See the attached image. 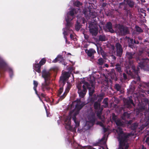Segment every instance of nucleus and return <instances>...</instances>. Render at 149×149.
Instances as JSON below:
<instances>
[{
	"mask_svg": "<svg viewBox=\"0 0 149 149\" xmlns=\"http://www.w3.org/2000/svg\"><path fill=\"white\" fill-rule=\"evenodd\" d=\"M112 118L115 120L116 125L118 126L117 129L116 130L118 134L117 138L119 141L120 149H127L128 147V145L127 141L131 136H134L136 133L134 130L139 131V128L138 127L137 123H135L132 125L131 129L134 131V132L130 134H125L123 132L122 129L120 127V126H123L124 124L119 119H116V117L114 114L113 115Z\"/></svg>",
	"mask_w": 149,
	"mask_h": 149,
	"instance_id": "f257e3e1",
	"label": "nucleus"
},
{
	"mask_svg": "<svg viewBox=\"0 0 149 149\" xmlns=\"http://www.w3.org/2000/svg\"><path fill=\"white\" fill-rule=\"evenodd\" d=\"M148 93L149 94V90L148 91Z\"/></svg>",
	"mask_w": 149,
	"mask_h": 149,
	"instance_id": "4d7b16f0",
	"label": "nucleus"
},
{
	"mask_svg": "<svg viewBox=\"0 0 149 149\" xmlns=\"http://www.w3.org/2000/svg\"><path fill=\"white\" fill-rule=\"evenodd\" d=\"M128 41L129 42H130L131 43V45L129 44V46H131H131L132 45V44H133V40L132 39L130 38L128 39Z\"/></svg>",
	"mask_w": 149,
	"mask_h": 149,
	"instance_id": "4c0bfd02",
	"label": "nucleus"
},
{
	"mask_svg": "<svg viewBox=\"0 0 149 149\" xmlns=\"http://www.w3.org/2000/svg\"><path fill=\"white\" fill-rule=\"evenodd\" d=\"M74 68H71L70 69V70L72 71V70H74Z\"/></svg>",
	"mask_w": 149,
	"mask_h": 149,
	"instance_id": "3c124183",
	"label": "nucleus"
},
{
	"mask_svg": "<svg viewBox=\"0 0 149 149\" xmlns=\"http://www.w3.org/2000/svg\"><path fill=\"white\" fill-rule=\"evenodd\" d=\"M107 100H108L107 98H105L104 100L103 101V103L104 104V107H107L108 105Z\"/></svg>",
	"mask_w": 149,
	"mask_h": 149,
	"instance_id": "cd10ccee",
	"label": "nucleus"
},
{
	"mask_svg": "<svg viewBox=\"0 0 149 149\" xmlns=\"http://www.w3.org/2000/svg\"><path fill=\"white\" fill-rule=\"evenodd\" d=\"M70 75V74L67 72H62V75L60 77L59 82L63 83L64 84L65 81L69 78Z\"/></svg>",
	"mask_w": 149,
	"mask_h": 149,
	"instance_id": "423d86ee",
	"label": "nucleus"
},
{
	"mask_svg": "<svg viewBox=\"0 0 149 149\" xmlns=\"http://www.w3.org/2000/svg\"><path fill=\"white\" fill-rule=\"evenodd\" d=\"M38 62V61H36V63Z\"/></svg>",
	"mask_w": 149,
	"mask_h": 149,
	"instance_id": "680f3d73",
	"label": "nucleus"
},
{
	"mask_svg": "<svg viewBox=\"0 0 149 149\" xmlns=\"http://www.w3.org/2000/svg\"><path fill=\"white\" fill-rule=\"evenodd\" d=\"M88 120L86 119V126H87L88 128L92 126L94 123L95 119L93 116H88Z\"/></svg>",
	"mask_w": 149,
	"mask_h": 149,
	"instance_id": "0eeeda50",
	"label": "nucleus"
},
{
	"mask_svg": "<svg viewBox=\"0 0 149 149\" xmlns=\"http://www.w3.org/2000/svg\"><path fill=\"white\" fill-rule=\"evenodd\" d=\"M42 96H43V97H44L43 94H42Z\"/></svg>",
	"mask_w": 149,
	"mask_h": 149,
	"instance_id": "052dcab7",
	"label": "nucleus"
},
{
	"mask_svg": "<svg viewBox=\"0 0 149 149\" xmlns=\"http://www.w3.org/2000/svg\"><path fill=\"white\" fill-rule=\"evenodd\" d=\"M132 104L133 105H134V103L133 102L132 100L130 98H129V101L128 102V104L130 105V104Z\"/></svg>",
	"mask_w": 149,
	"mask_h": 149,
	"instance_id": "f704fd0d",
	"label": "nucleus"
},
{
	"mask_svg": "<svg viewBox=\"0 0 149 149\" xmlns=\"http://www.w3.org/2000/svg\"><path fill=\"white\" fill-rule=\"evenodd\" d=\"M100 107V104L98 102H95L94 104V107L95 109H97Z\"/></svg>",
	"mask_w": 149,
	"mask_h": 149,
	"instance_id": "c756f323",
	"label": "nucleus"
},
{
	"mask_svg": "<svg viewBox=\"0 0 149 149\" xmlns=\"http://www.w3.org/2000/svg\"><path fill=\"white\" fill-rule=\"evenodd\" d=\"M115 88L118 91H119L120 88V86L119 84H116L115 85Z\"/></svg>",
	"mask_w": 149,
	"mask_h": 149,
	"instance_id": "58836bf2",
	"label": "nucleus"
},
{
	"mask_svg": "<svg viewBox=\"0 0 149 149\" xmlns=\"http://www.w3.org/2000/svg\"><path fill=\"white\" fill-rule=\"evenodd\" d=\"M104 63V60L102 58H99L98 60L97 63L100 65H102Z\"/></svg>",
	"mask_w": 149,
	"mask_h": 149,
	"instance_id": "b1692460",
	"label": "nucleus"
},
{
	"mask_svg": "<svg viewBox=\"0 0 149 149\" xmlns=\"http://www.w3.org/2000/svg\"><path fill=\"white\" fill-rule=\"evenodd\" d=\"M42 86L44 88H46L47 89H49V87L47 86H43V84L42 85Z\"/></svg>",
	"mask_w": 149,
	"mask_h": 149,
	"instance_id": "79ce46f5",
	"label": "nucleus"
},
{
	"mask_svg": "<svg viewBox=\"0 0 149 149\" xmlns=\"http://www.w3.org/2000/svg\"><path fill=\"white\" fill-rule=\"evenodd\" d=\"M126 55L127 57L129 59H131L133 58L132 54L131 53L127 52V53Z\"/></svg>",
	"mask_w": 149,
	"mask_h": 149,
	"instance_id": "c85d7f7f",
	"label": "nucleus"
},
{
	"mask_svg": "<svg viewBox=\"0 0 149 149\" xmlns=\"http://www.w3.org/2000/svg\"><path fill=\"white\" fill-rule=\"evenodd\" d=\"M45 108L46 110V112H47V117H49L50 116L49 115V114L47 112V111L46 110V107L45 105Z\"/></svg>",
	"mask_w": 149,
	"mask_h": 149,
	"instance_id": "49530a36",
	"label": "nucleus"
},
{
	"mask_svg": "<svg viewBox=\"0 0 149 149\" xmlns=\"http://www.w3.org/2000/svg\"><path fill=\"white\" fill-rule=\"evenodd\" d=\"M104 132H106L107 131V130H106V129H104Z\"/></svg>",
	"mask_w": 149,
	"mask_h": 149,
	"instance_id": "13d9d810",
	"label": "nucleus"
},
{
	"mask_svg": "<svg viewBox=\"0 0 149 149\" xmlns=\"http://www.w3.org/2000/svg\"><path fill=\"white\" fill-rule=\"evenodd\" d=\"M73 12V10H70L69 13H67V16L65 17V19L67 22L66 24V28L65 29H63L64 31L63 33V34L64 35V37L66 40V41H67V39L66 37L65 36V35H67V32L65 31V30L67 31H68V27H70L71 26V23H70V22L74 18V14H76V13L75 12V13Z\"/></svg>",
	"mask_w": 149,
	"mask_h": 149,
	"instance_id": "20e7f679",
	"label": "nucleus"
},
{
	"mask_svg": "<svg viewBox=\"0 0 149 149\" xmlns=\"http://www.w3.org/2000/svg\"><path fill=\"white\" fill-rule=\"evenodd\" d=\"M42 77H43L45 81L48 79L50 76V73L48 71L44 70L42 72Z\"/></svg>",
	"mask_w": 149,
	"mask_h": 149,
	"instance_id": "ddd939ff",
	"label": "nucleus"
},
{
	"mask_svg": "<svg viewBox=\"0 0 149 149\" xmlns=\"http://www.w3.org/2000/svg\"><path fill=\"white\" fill-rule=\"evenodd\" d=\"M123 76L125 79H126L127 78L126 75L125 73L123 74Z\"/></svg>",
	"mask_w": 149,
	"mask_h": 149,
	"instance_id": "c03bdc74",
	"label": "nucleus"
},
{
	"mask_svg": "<svg viewBox=\"0 0 149 149\" xmlns=\"http://www.w3.org/2000/svg\"><path fill=\"white\" fill-rule=\"evenodd\" d=\"M146 136V142L149 145V132H147V134Z\"/></svg>",
	"mask_w": 149,
	"mask_h": 149,
	"instance_id": "a878e982",
	"label": "nucleus"
},
{
	"mask_svg": "<svg viewBox=\"0 0 149 149\" xmlns=\"http://www.w3.org/2000/svg\"><path fill=\"white\" fill-rule=\"evenodd\" d=\"M100 125L101 126H102L103 127H104V125L102 123H100Z\"/></svg>",
	"mask_w": 149,
	"mask_h": 149,
	"instance_id": "09e8293b",
	"label": "nucleus"
},
{
	"mask_svg": "<svg viewBox=\"0 0 149 149\" xmlns=\"http://www.w3.org/2000/svg\"><path fill=\"white\" fill-rule=\"evenodd\" d=\"M63 58L62 56L58 55L57 57L53 61V62L55 63L58 61L60 62H62L63 61Z\"/></svg>",
	"mask_w": 149,
	"mask_h": 149,
	"instance_id": "f3484780",
	"label": "nucleus"
},
{
	"mask_svg": "<svg viewBox=\"0 0 149 149\" xmlns=\"http://www.w3.org/2000/svg\"><path fill=\"white\" fill-rule=\"evenodd\" d=\"M111 48L112 49H113V51L112 52V53H114L115 52V51L114 50V47L113 46H111Z\"/></svg>",
	"mask_w": 149,
	"mask_h": 149,
	"instance_id": "a18cd8bd",
	"label": "nucleus"
},
{
	"mask_svg": "<svg viewBox=\"0 0 149 149\" xmlns=\"http://www.w3.org/2000/svg\"><path fill=\"white\" fill-rule=\"evenodd\" d=\"M143 127H141L140 128H141V130H142V129H143Z\"/></svg>",
	"mask_w": 149,
	"mask_h": 149,
	"instance_id": "864d4df0",
	"label": "nucleus"
},
{
	"mask_svg": "<svg viewBox=\"0 0 149 149\" xmlns=\"http://www.w3.org/2000/svg\"><path fill=\"white\" fill-rule=\"evenodd\" d=\"M111 73H109V75L111 77V79H113L114 78L115 76V73L114 70V69L111 70Z\"/></svg>",
	"mask_w": 149,
	"mask_h": 149,
	"instance_id": "4be33fe9",
	"label": "nucleus"
},
{
	"mask_svg": "<svg viewBox=\"0 0 149 149\" xmlns=\"http://www.w3.org/2000/svg\"><path fill=\"white\" fill-rule=\"evenodd\" d=\"M6 65L5 62L2 60H0V68H3Z\"/></svg>",
	"mask_w": 149,
	"mask_h": 149,
	"instance_id": "aec40b11",
	"label": "nucleus"
},
{
	"mask_svg": "<svg viewBox=\"0 0 149 149\" xmlns=\"http://www.w3.org/2000/svg\"><path fill=\"white\" fill-rule=\"evenodd\" d=\"M106 27L109 31L111 33L114 32L112 28V24L111 23H108L106 25Z\"/></svg>",
	"mask_w": 149,
	"mask_h": 149,
	"instance_id": "2eb2a0df",
	"label": "nucleus"
},
{
	"mask_svg": "<svg viewBox=\"0 0 149 149\" xmlns=\"http://www.w3.org/2000/svg\"><path fill=\"white\" fill-rule=\"evenodd\" d=\"M135 28L136 31L139 32H143L142 29L140 27L137 26H136Z\"/></svg>",
	"mask_w": 149,
	"mask_h": 149,
	"instance_id": "2f4dec72",
	"label": "nucleus"
},
{
	"mask_svg": "<svg viewBox=\"0 0 149 149\" xmlns=\"http://www.w3.org/2000/svg\"><path fill=\"white\" fill-rule=\"evenodd\" d=\"M70 89L66 87L65 91L63 94V95L61 96V97L62 99H63L65 97L67 93L69 92Z\"/></svg>",
	"mask_w": 149,
	"mask_h": 149,
	"instance_id": "6ab92c4d",
	"label": "nucleus"
},
{
	"mask_svg": "<svg viewBox=\"0 0 149 149\" xmlns=\"http://www.w3.org/2000/svg\"><path fill=\"white\" fill-rule=\"evenodd\" d=\"M90 31L93 36H95L98 32V28L96 25L92 26L91 25L89 26Z\"/></svg>",
	"mask_w": 149,
	"mask_h": 149,
	"instance_id": "1a4fd4ad",
	"label": "nucleus"
},
{
	"mask_svg": "<svg viewBox=\"0 0 149 149\" xmlns=\"http://www.w3.org/2000/svg\"><path fill=\"white\" fill-rule=\"evenodd\" d=\"M117 55L120 56L121 55L123 50L121 45L119 43H117L116 45Z\"/></svg>",
	"mask_w": 149,
	"mask_h": 149,
	"instance_id": "f8f14e48",
	"label": "nucleus"
},
{
	"mask_svg": "<svg viewBox=\"0 0 149 149\" xmlns=\"http://www.w3.org/2000/svg\"><path fill=\"white\" fill-rule=\"evenodd\" d=\"M63 91V88L62 87H61L59 90H58V96L59 97V98L58 99L59 100H61L63 99H62L61 97V96L63 95V94H62V93Z\"/></svg>",
	"mask_w": 149,
	"mask_h": 149,
	"instance_id": "a211bd4d",
	"label": "nucleus"
},
{
	"mask_svg": "<svg viewBox=\"0 0 149 149\" xmlns=\"http://www.w3.org/2000/svg\"><path fill=\"white\" fill-rule=\"evenodd\" d=\"M84 104L81 103L80 100L79 99H77L72 103V107L75 106V109L73 111L70 112L69 114V116L67 117L65 121V127L66 129L68 130L72 129L70 119L71 118H72L75 124V128H78V130H79V123L78 121L76 120L75 116L78 113L79 110L82 107Z\"/></svg>",
	"mask_w": 149,
	"mask_h": 149,
	"instance_id": "f03ea898",
	"label": "nucleus"
},
{
	"mask_svg": "<svg viewBox=\"0 0 149 149\" xmlns=\"http://www.w3.org/2000/svg\"><path fill=\"white\" fill-rule=\"evenodd\" d=\"M134 42L135 43H139V42L138 41H137V42H136L135 40H134Z\"/></svg>",
	"mask_w": 149,
	"mask_h": 149,
	"instance_id": "603ef678",
	"label": "nucleus"
},
{
	"mask_svg": "<svg viewBox=\"0 0 149 149\" xmlns=\"http://www.w3.org/2000/svg\"><path fill=\"white\" fill-rule=\"evenodd\" d=\"M77 9H78V11H77H77H76V10H75V12H74V10H73V9L72 10H73V12H72V13H75V12H76V13H76V14H77L78 12H80V11H79V9H78V8H77Z\"/></svg>",
	"mask_w": 149,
	"mask_h": 149,
	"instance_id": "a19ab883",
	"label": "nucleus"
},
{
	"mask_svg": "<svg viewBox=\"0 0 149 149\" xmlns=\"http://www.w3.org/2000/svg\"><path fill=\"white\" fill-rule=\"evenodd\" d=\"M84 20V19L83 18H81V19L80 18H78L77 22V24L75 26L76 29L77 31H78L80 28V23L81 22L84 24L85 23Z\"/></svg>",
	"mask_w": 149,
	"mask_h": 149,
	"instance_id": "9b49d317",
	"label": "nucleus"
},
{
	"mask_svg": "<svg viewBox=\"0 0 149 149\" xmlns=\"http://www.w3.org/2000/svg\"><path fill=\"white\" fill-rule=\"evenodd\" d=\"M33 85H34L33 89L34 90V91H35L36 94L37 95H38L37 94V92L36 90V88L38 85V83L37 82L35 81H33Z\"/></svg>",
	"mask_w": 149,
	"mask_h": 149,
	"instance_id": "5701e85b",
	"label": "nucleus"
},
{
	"mask_svg": "<svg viewBox=\"0 0 149 149\" xmlns=\"http://www.w3.org/2000/svg\"><path fill=\"white\" fill-rule=\"evenodd\" d=\"M91 84V87H90L88 85V84L87 82H80L77 85V87L78 89V93L80 97H82L86 94L87 88L88 89L89 94L90 95H91L94 91V85L95 81L93 80L90 82Z\"/></svg>",
	"mask_w": 149,
	"mask_h": 149,
	"instance_id": "7ed1b4c3",
	"label": "nucleus"
},
{
	"mask_svg": "<svg viewBox=\"0 0 149 149\" xmlns=\"http://www.w3.org/2000/svg\"><path fill=\"white\" fill-rule=\"evenodd\" d=\"M104 138H102V139L101 140V141L100 142V143H103V145L104 146V147H106V148L107 149H108V148L107 147V145L106 144V142L104 140ZM102 147L103 149H104V147L103 146H102Z\"/></svg>",
	"mask_w": 149,
	"mask_h": 149,
	"instance_id": "bb28decb",
	"label": "nucleus"
},
{
	"mask_svg": "<svg viewBox=\"0 0 149 149\" xmlns=\"http://www.w3.org/2000/svg\"><path fill=\"white\" fill-rule=\"evenodd\" d=\"M125 123H127L129 124H130L131 123V121H125Z\"/></svg>",
	"mask_w": 149,
	"mask_h": 149,
	"instance_id": "de8ad7c7",
	"label": "nucleus"
},
{
	"mask_svg": "<svg viewBox=\"0 0 149 149\" xmlns=\"http://www.w3.org/2000/svg\"><path fill=\"white\" fill-rule=\"evenodd\" d=\"M127 4L131 7H132L134 5V2L131 0H127Z\"/></svg>",
	"mask_w": 149,
	"mask_h": 149,
	"instance_id": "412c9836",
	"label": "nucleus"
},
{
	"mask_svg": "<svg viewBox=\"0 0 149 149\" xmlns=\"http://www.w3.org/2000/svg\"><path fill=\"white\" fill-rule=\"evenodd\" d=\"M8 72L9 73L10 77H11L12 75L13 74V71L10 68L8 69Z\"/></svg>",
	"mask_w": 149,
	"mask_h": 149,
	"instance_id": "c9c22d12",
	"label": "nucleus"
},
{
	"mask_svg": "<svg viewBox=\"0 0 149 149\" xmlns=\"http://www.w3.org/2000/svg\"><path fill=\"white\" fill-rule=\"evenodd\" d=\"M142 14L144 15V16H145L146 15V13H145L144 12H142Z\"/></svg>",
	"mask_w": 149,
	"mask_h": 149,
	"instance_id": "5fc2aeb1",
	"label": "nucleus"
},
{
	"mask_svg": "<svg viewBox=\"0 0 149 149\" xmlns=\"http://www.w3.org/2000/svg\"><path fill=\"white\" fill-rule=\"evenodd\" d=\"M118 29V31H120L121 34H125L128 33L127 29L124 27L123 26L118 25L117 26Z\"/></svg>",
	"mask_w": 149,
	"mask_h": 149,
	"instance_id": "9d476101",
	"label": "nucleus"
},
{
	"mask_svg": "<svg viewBox=\"0 0 149 149\" xmlns=\"http://www.w3.org/2000/svg\"><path fill=\"white\" fill-rule=\"evenodd\" d=\"M148 125V123H147V124L145 125V126H146Z\"/></svg>",
	"mask_w": 149,
	"mask_h": 149,
	"instance_id": "6e6d98bb",
	"label": "nucleus"
},
{
	"mask_svg": "<svg viewBox=\"0 0 149 149\" xmlns=\"http://www.w3.org/2000/svg\"><path fill=\"white\" fill-rule=\"evenodd\" d=\"M113 58H114V59H115V56H114V57H113Z\"/></svg>",
	"mask_w": 149,
	"mask_h": 149,
	"instance_id": "bf43d9fd",
	"label": "nucleus"
},
{
	"mask_svg": "<svg viewBox=\"0 0 149 149\" xmlns=\"http://www.w3.org/2000/svg\"><path fill=\"white\" fill-rule=\"evenodd\" d=\"M71 85L70 83L67 82V87L68 88H69V89H70V88L71 87Z\"/></svg>",
	"mask_w": 149,
	"mask_h": 149,
	"instance_id": "ea45409f",
	"label": "nucleus"
},
{
	"mask_svg": "<svg viewBox=\"0 0 149 149\" xmlns=\"http://www.w3.org/2000/svg\"><path fill=\"white\" fill-rule=\"evenodd\" d=\"M104 66H105V67H107V68L108 67V66H109L107 64H105V65H104Z\"/></svg>",
	"mask_w": 149,
	"mask_h": 149,
	"instance_id": "8fccbe9b",
	"label": "nucleus"
},
{
	"mask_svg": "<svg viewBox=\"0 0 149 149\" xmlns=\"http://www.w3.org/2000/svg\"><path fill=\"white\" fill-rule=\"evenodd\" d=\"M87 53L88 56L91 57L95 53V51L93 49H90L88 51Z\"/></svg>",
	"mask_w": 149,
	"mask_h": 149,
	"instance_id": "dca6fc26",
	"label": "nucleus"
},
{
	"mask_svg": "<svg viewBox=\"0 0 149 149\" xmlns=\"http://www.w3.org/2000/svg\"><path fill=\"white\" fill-rule=\"evenodd\" d=\"M116 68L118 71L120 72L121 71V68L120 65H116Z\"/></svg>",
	"mask_w": 149,
	"mask_h": 149,
	"instance_id": "e433bc0d",
	"label": "nucleus"
},
{
	"mask_svg": "<svg viewBox=\"0 0 149 149\" xmlns=\"http://www.w3.org/2000/svg\"><path fill=\"white\" fill-rule=\"evenodd\" d=\"M41 65L39 64H35L33 65L34 69L38 73L41 72L40 67Z\"/></svg>",
	"mask_w": 149,
	"mask_h": 149,
	"instance_id": "4468645a",
	"label": "nucleus"
},
{
	"mask_svg": "<svg viewBox=\"0 0 149 149\" xmlns=\"http://www.w3.org/2000/svg\"><path fill=\"white\" fill-rule=\"evenodd\" d=\"M130 114L128 113H127L125 112L123 114L124 118L123 119H125L126 118H129L130 117Z\"/></svg>",
	"mask_w": 149,
	"mask_h": 149,
	"instance_id": "393cba45",
	"label": "nucleus"
},
{
	"mask_svg": "<svg viewBox=\"0 0 149 149\" xmlns=\"http://www.w3.org/2000/svg\"><path fill=\"white\" fill-rule=\"evenodd\" d=\"M46 60L44 58H42L39 62V64L41 66L44 65L45 63Z\"/></svg>",
	"mask_w": 149,
	"mask_h": 149,
	"instance_id": "7c9ffc66",
	"label": "nucleus"
},
{
	"mask_svg": "<svg viewBox=\"0 0 149 149\" xmlns=\"http://www.w3.org/2000/svg\"><path fill=\"white\" fill-rule=\"evenodd\" d=\"M70 33V38H71V39H73V40H74V36H73V35H72V33L71 32L70 33Z\"/></svg>",
	"mask_w": 149,
	"mask_h": 149,
	"instance_id": "37998d69",
	"label": "nucleus"
},
{
	"mask_svg": "<svg viewBox=\"0 0 149 149\" xmlns=\"http://www.w3.org/2000/svg\"><path fill=\"white\" fill-rule=\"evenodd\" d=\"M99 39L100 40L102 41H104L105 40V37L104 36H100L99 37Z\"/></svg>",
	"mask_w": 149,
	"mask_h": 149,
	"instance_id": "72a5a7b5",
	"label": "nucleus"
},
{
	"mask_svg": "<svg viewBox=\"0 0 149 149\" xmlns=\"http://www.w3.org/2000/svg\"><path fill=\"white\" fill-rule=\"evenodd\" d=\"M93 9H92L89 11H86L84 10H83V12L85 15L86 17H90L93 18L95 17L97 15V14L95 12H93Z\"/></svg>",
	"mask_w": 149,
	"mask_h": 149,
	"instance_id": "6e6552de",
	"label": "nucleus"
},
{
	"mask_svg": "<svg viewBox=\"0 0 149 149\" xmlns=\"http://www.w3.org/2000/svg\"><path fill=\"white\" fill-rule=\"evenodd\" d=\"M148 62H149V60L148 59H142L141 61V62L140 63H139V67L137 68L136 71L134 70L135 72V73L137 74V75H138V74H137L138 73V72L140 69L139 67H140L141 69H143L145 70H146L145 69V68L146 67V65Z\"/></svg>",
	"mask_w": 149,
	"mask_h": 149,
	"instance_id": "39448f33",
	"label": "nucleus"
},
{
	"mask_svg": "<svg viewBox=\"0 0 149 149\" xmlns=\"http://www.w3.org/2000/svg\"><path fill=\"white\" fill-rule=\"evenodd\" d=\"M74 5L77 7H78L80 6H81V4L79 1H77L74 3Z\"/></svg>",
	"mask_w": 149,
	"mask_h": 149,
	"instance_id": "473e14b6",
	"label": "nucleus"
}]
</instances>
